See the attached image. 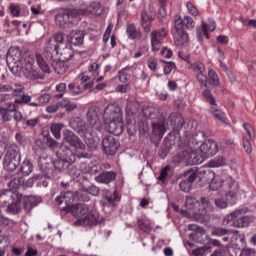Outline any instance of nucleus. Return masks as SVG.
Here are the masks:
<instances>
[{"label": "nucleus", "instance_id": "13d9d810", "mask_svg": "<svg viewBox=\"0 0 256 256\" xmlns=\"http://www.w3.org/2000/svg\"><path fill=\"white\" fill-rule=\"evenodd\" d=\"M209 249H211V247H209V246H202V247L194 249L192 251V253L195 256H203V255H205V251H209Z\"/></svg>", "mask_w": 256, "mask_h": 256}, {"label": "nucleus", "instance_id": "e433bc0d", "mask_svg": "<svg viewBox=\"0 0 256 256\" xmlns=\"http://www.w3.org/2000/svg\"><path fill=\"white\" fill-rule=\"evenodd\" d=\"M60 60L61 61H71L73 59V56L75 55V51L71 47H65L62 50H60Z\"/></svg>", "mask_w": 256, "mask_h": 256}, {"label": "nucleus", "instance_id": "79ce46f5", "mask_svg": "<svg viewBox=\"0 0 256 256\" xmlns=\"http://www.w3.org/2000/svg\"><path fill=\"white\" fill-rule=\"evenodd\" d=\"M55 89L58 94L54 95V99H63L65 93L68 91L67 84L64 82L57 84Z\"/></svg>", "mask_w": 256, "mask_h": 256}, {"label": "nucleus", "instance_id": "ddd939ff", "mask_svg": "<svg viewBox=\"0 0 256 256\" xmlns=\"http://www.w3.org/2000/svg\"><path fill=\"white\" fill-rule=\"evenodd\" d=\"M35 60L43 73H49V65L45 62V58H43V55L41 54H36L35 56L33 54L25 53L22 56V69H25V67H33V65H35Z\"/></svg>", "mask_w": 256, "mask_h": 256}, {"label": "nucleus", "instance_id": "864d4df0", "mask_svg": "<svg viewBox=\"0 0 256 256\" xmlns=\"http://www.w3.org/2000/svg\"><path fill=\"white\" fill-rule=\"evenodd\" d=\"M0 116L2 118V121L4 122L11 121V119H13L11 113L8 110H6L3 106H0Z\"/></svg>", "mask_w": 256, "mask_h": 256}, {"label": "nucleus", "instance_id": "f257e3e1", "mask_svg": "<svg viewBox=\"0 0 256 256\" xmlns=\"http://www.w3.org/2000/svg\"><path fill=\"white\" fill-rule=\"evenodd\" d=\"M56 156L57 159L55 161L49 157H41L39 159L40 171L48 179L55 177V169L60 172L65 171V169H69V165H73L77 160L75 154L69 148L60 149Z\"/></svg>", "mask_w": 256, "mask_h": 256}, {"label": "nucleus", "instance_id": "49530a36", "mask_svg": "<svg viewBox=\"0 0 256 256\" xmlns=\"http://www.w3.org/2000/svg\"><path fill=\"white\" fill-rule=\"evenodd\" d=\"M208 78L211 85H213L214 87H219V85H221V83L219 82V75L215 70L210 69L208 71Z\"/></svg>", "mask_w": 256, "mask_h": 256}, {"label": "nucleus", "instance_id": "bb28decb", "mask_svg": "<svg viewBox=\"0 0 256 256\" xmlns=\"http://www.w3.org/2000/svg\"><path fill=\"white\" fill-rule=\"evenodd\" d=\"M115 179H117V173L113 171H105L95 177L97 183H103L104 185H109Z\"/></svg>", "mask_w": 256, "mask_h": 256}, {"label": "nucleus", "instance_id": "b1692460", "mask_svg": "<svg viewBox=\"0 0 256 256\" xmlns=\"http://www.w3.org/2000/svg\"><path fill=\"white\" fill-rule=\"evenodd\" d=\"M189 231H192L190 234V239L195 241L196 243H205V228L200 227L196 224H189L188 225Z\"/></svg>", "mask_w": 256, "mask_h": 256}, {"label": "nucleus", "instance_id": "393cba45", "mask_svg": "<svg viewBox=\"0 0 256 256\" xmlns=\"http://www.w3.org/2000/svg\"><path fill=\"white\" fill-rule=\"evenodd\" d=\"M78 11H84V13H80V15H103V6H101L100 2L93 1L91 2L87 8L78 9Z\"/></svg>", "mask_w": 256, "mask_h": 256}, {"label": "nucleus", "instance_id": "39448f33", "mask_svg": "<svg viewBox=\"0 0 256 256\" xmlns=\"http://www.w3.org/2000/svg\"><path fill=\"white\" fill-rule=\"evenodd\" d=\"M246 213H247V208H241V209L235 210L234 212L228 214L224 218V225H230L238 229L249 227V225L253 223V217L245 216Z\"/></svg>", "mask_w": 256, "mask_h": 256}, {"label": "nucleus", "instance_id": "a18cd8bd", "mask_svg": "<svg viewBox=\"0 0 256 256\" xmlns=\"http://www.w3.org/2000/svg\"><path fill=\"white\" fill-rule=\"evenodd\" d=\"M202 96L204 97L206 103H209L213 107H217V100H215V97H213V94H211V90L205 89L202 92Z\"/></svg>", "mask_w": 256, "mask_h": 256}, {"label": "nucleus", "instance_id": "9b49d317", "mask_svg": "<svg viewBox=\"0 0 256 256\" xmlns=\"http://www.w3.org/2000/svg\"><path fill=\"white\" fill-rule=\"evenodd\" d=\"M176 47H185L189 43V34L185 31V23L181 16L174 17V32L172 30Z\"/></svg>", "mask_w": 256, "mask_h": 256}, {"label": "nucleus", "instance_id": "6e6d98bb", "mask_svg": "<svg viewBox=\"0 0 256 256\" xmlns=\"http://www.w3.org/2000/svg\"><path fill=\"white\" fill-rule=\"evenodd\" d=\"M170 171H171V167L169 165L162 168L159 176V181H162V182L166 181Z\"/></svg>", "mask_w": 256, "mask_h": 256}, {"label": "nucleus", "instance_id": "2eb2a0df", "mask_svg": "<svg viewBox=\"0 0 256 256\" xmlns=\"http://www.w3.org/2000/svg\"><path fill=\"white\" fill-rule=\"evenodd\" d=\"M178 159L185 165H201L203 163V156L194 148L182 150L178 153Z\"/></svg>", "mask_w": 256, "mask_h": 256}, {"label": "nucleus", "instance_id": "cd10ccee", "mask_svg": "<svg viewBox=\"0 0 256 256\" xmlns=\"http://www.w3.org/2000/svg\"><path fill=\"white\" fill-rule=\"evenodd\" d=\"M167 124L172 126V129H181L185 124V120H183V116L181 114H177L175 112L171 113L167 119Z\"/></svg>", "mask_w": 256, "mask_h": 256}, {"label": "nucleus", "instance_id": "de8ad7c7", "mask_svg": "<svg viewBox=\"0 0 256 256\" xmlns=\"http://www.w3.org/2000/svg\"><path fill=\"white\" fill-rule=\"evenodd\" d=\"M63 124H52L50 127V131L55 139H61V131H63Z\"/></svg>", "mask_w": 256, "mask_h": 256}, {"label": "nucleus", "instance_id": "f3484780", "mask_svg": "<svg viewBox=\"0 0 256 256\" xmlns=\"http://www.w3.org/2000/svg\"><path fill=\"white\" fill-rule=\"evenodd\" d=\"M0 93L3 101H9L11 97H21L25 93V86L21 84H15L14 87L9 84L0 83Z\"/></svg>", "mask_w": 256, "mask_h": 256}, {"label": "nucleus", "instance_id": "4c0bfd02", "mask_svg": "<svg viewBox=\"0 0 256 256\" xmlns=\"http://www.w3.org/2000/svg\"><path fill=\"white\" fill-rule=\"evenodd\" d=\"M70 127L74 129V131H78L81 133L85 128V121L81 119V117H75L74 119L70 120Z\"/></svg>", "mask_w": 256, "mask_h": 256}, {"label": "nucleus", "instance_id": "f704fd0d", "mask_svg": "<svg viewBox=\"0 0 256 256\" xmlns=\"http://www.w3.org/2000/svg\"><path fill=\"white\" fill-rule=\"evenodd\" d=\"M7 213L10 215L21 213V199L17 198L16 200H12V202L8 204Z\"/></svg>", "mask_w": 256, "mask_h": 256}, {"label": "nucleus", "instance_id": "69168bd1", "mask_svg": "<svg viewBox=\"0 0 256 256\" xmlns=\"http://www.w3.org/2000/svg\"><path fill=\"white\" fill-rule=\"evenodd\" d=\"M214 203L218 209H226L227 207V200L225 198H217Z\"/></svg>", "mask_w": 256, "mask_h": 256}, {"label": "nucleus", "instance_id": "0eeeda50", "mask_svg": "<svg viewBox=\"0 0 256 256\" xmlns=\"http://www.w3.org/2000/svg\"><path fill=\"white\" fill-rule=\"evenodd\" d=\"M65 43V34L58 32L48 38L44 44V55L47 59H57L59 55V45H63Z\"/></svg>", "mask_w": 256, "mask_h": 256}, {"label": "nucleus", "instance_id": "0e129e2a", "mask_svg": "<svg viewBox=\"0 0 256 256\" xmlns=\"http://www.w3.org/2000/svg\"><path fill=\"white\" fill-rule=\"evenodd\" d=\"M9 9L14 17H19V15H21V8L19 7V5L11 4Z\"/></svg>", "mask_w": 256, "mask_h": 256}, {"label": "nucleus", "instance_id": "473e14b6", "mask_svg": "<svg viewBox=\"0 0 256 256\" xmlns=\"http://www.w3.org/2000/svg\"><path fill=\"white\" fill-rule=\"evenodd\" d=\"M126 33L128 37L132 40L136 39L137 41H139V39L143 37V35L141 34V31L137 30V26H135V24H128L126 28Z\"/></svg>", "mask_w": 256, "mask_h": 256}, {"label": "nucleus", "instance_id": "3c124183", "mask_svg": "<svg viewBox=\"0 0 256 256\" xmlns=\"http://www.w3.org/2000/svg\"><path fill=\"white\" fill-rule=\"evenodd\" d=\"M43 176L41 174L34 175L33 177L29 178L24 184V187H33L35 185V181H41Z\"/></svg>", "mask_w": 256, "mask_h": 256}, {"label": "nucleus", "instance_id": "a878e982", "mask_svg": "<svg viewBox=\"0 0 256 256\" xmlns=\"http://www.w3.org/2000/svg\"><path fill=\"white\" fill-rule=\"evenodd\" d=\"M87 89H91V83H87L84 85L79 84L78 86L75 85V83L68 84V93L72 97H77V96L85 93V91H87Z\"/></svg>", "mask_w": 256, "mask_h": 256}, {"label": "nucleus", "instance_id": "8fccbe9b", "mask_svg": "<svg viewBox=\"0 0 256 256\" xmlns=\"http://www.w3.org/2000/svg\"><path fill=\"white\" fill-rule=\"evenodd\" d=\"M15 197H17V194H14L11 191H8L6 194L2 193L0 194V203L2 205H8L9 201H11L12 199H15Z\"/></svg>", "mask_w": 256, "mask_h": 256}, {"label": "nucleus", "instance_id": "052dcab7", "mask_svg": "<svg viewBox=\"0 0 256 256\" xmlns=\"http://www.w3.org/2000/svg\"><path fill=\"white\" fill-rule=\"evenodd\" d=\"M186 7L190 15H193V17H197V15H199V10L197 9V7H195V5H193V3L187 2Z\"/></svg>", "mask_w": 256, "mask_h": 256}, {"label": "nucleus", "instance_id": "6e6552de", "mask_svg": "<svg viewBox=\"0 0 256 256\" xmlns=\"http://www.w3.org/2000/svg\"><path fill=\"white\" fill-rule=\"evenodd\" d=\"M145 116L149 119H157L151 122L153 133L156 137H163L167 128L165 127V117L159 113V108L148 107L145 110Z\"/></svg>", "mask_w": 256, "mask_h": 256}, {"label": "nucleus", "instance_id": "680f3d73", "mask_svg": "<svg viewBox=\"0 0 256 256\" xmlns=\"http://www.w3.org/2000/svg\"><path fill=\"white\" fill-rule=\"evenodd\" d=\"M195 205H197V200L193 197H186L185 207L187 209H195Z\"/></svg>", "mask_w": 256, "mask_h": 256}, {"label": "nucleus", "instance_id": "5fc2aeb1", "mask_svg": "<svg viewBox=\"0 0 256 256\" xmlns=\"http://www.w3.org/2000/svg\"><path fill=\"white\" fill-rule=\"evenodd\" d=\"M183 23H184V27H186V29H193V27H195V21H193V18L191 16H185L182 19Z\"/></svg>", "mask_w": 256, "mask_h": 256}, {"label": "nucleus", "instance_id": "4be33fe9", "mask_svg": "<svg viewBox=\"0 0 256 256\" xmlns=\"http://www.w3.org/2000/svg\"><path fill=\"white\" fill-rule=\"evenodd\" d=\"M64 143H68L71 147H74V149H80L81 151L85 150V144L75 133H73L71 130H65L64 131Z\"/></svg>", "mask_w": 256, "mask_h": 256}, {"label": "nucleus", "instance_id": "9d476101", "mask_svg": "<svg viewBox=\"0 0 256 256\" xmlns=\"http://www.w3.org/2000/svg\"><path fill=\"white\" fill-rule=\"evenodd\" d=\"M80 13H85V11L79 9L65 10L55 16L56 25L64 28L69 27V25H77L81 21Z\"/></svg>", "mask_w": 256, "mask_h": 256}, {"label": "nucleus", "instance_id": "c85d7f7f", "mask_svg": "<svg viewBox=\"0 0 256 256\" xmlns=\"http://www.w3.org/2000/svg\"><path fill=\"white\" fill-rule=\"evenodd\" d=\"M22 70L24 77H26V79H31L32 81H35V79H43L44 77L43 73L33 66L25 67Z\"/></svg>", "mask_w": 256, "mask_h": 256}, {"label": "nucleus", "instance_id": "774afa93", "mask_svg": "<svg viewBox=\"0 0 256 256\" xmlns=\"http://www.w3.org/2000/svg\"><path fill=\"white\" fill-rule=\"evenodd\" d=\"M78 199L80 201H83L84 203H87V202L90 201L91 198L89 197V192H87V191H80L78 193Z\"/></svg>", "mask_w": 256, "mask_h": 256}, {"label": "nucleus", "instance_id": "e2e57ef3", "mask_svg": "<svg viewBox=\"0 0 256 256\" xmlns=\"http://www.w3.org/2000/svg\"><path fill=\"white\" fill-rule=\"evenodd\" d=\"M54 71L58 74V75H64L65 71H67V67H65V65H63V63L59 62L55 65L54 67Z\"/></svg>", "mask_w": 256, "mask_h": 256}, {"label": "nucleus", "instance_id": "bf43d9fd", "mask_svg": "<svg viewBox=\"0 0 256 256\" xmlns=\"http://www.w3.org/2000/svg\"><path fill=\"white\" fill-rule=\"evenodd\" d=\"M147 67L150 71L156 72L157 71V60L154 57H150L147 61Z\"/></svg>", "mask_w": 256, "mask_h": 256}, {"label": "nucleus", "instance_id": "423d86ee", "mask_svg": "<svg viewBox=\"0 0 256 256\" xmlns=\"http://www.w3.org/2000/svg\"><path fill=\"white\" fill-rule=\"evenodd\" d=\"M6 63L12 75L19 77L21 71H23V54L21 49L15 47L9 48L6 56Z\"/></svg>", "mask_w": 256, "mask_h": 256}, {"label": "nucleus", "instance_id": "412c9836", "mask_svg": "<svg viewBox=\"0 0 256 256\" xmlns=\"http://www.w3.org/2000/svg\"><path fill=\"white\" fill-rule=\"evenodd\" d=\"M120 145L119 140L112 135L106 136L102 140L103 151L106 155H115Z\"/></svg>", "mask_w": 256, "mask_h": 256}, {"label": "nucleus", "instance_id": "4468645a", "mask_svg": "<svg viewBox=\"0 0 256 256\" xmlns=\"http://www.w3.org/2000/svg\"><path fill=\"white\" fill-rule=\"evenodd\" d=\"M188 69L195 75L200 87H205V89H207L208 79L207 74H205V63H203L201 60L191 62Z\"/></svg>", "mask_w": 256, "mask_h": 256}, {"label": "nucleus", "instance_id": "dca6fc26", "mask_svg": "<svg viewBox=\"0 0 256 256\" xmlns=\"http://www.w3.org/2000/svg\"><path fill=\"white\" fill-rule=\"evenodd\" d=\"M201 209L194 213L195 221L198 223H209L211 219V212L213 211V204L209 201V198H201Z\"/></svg>", "mask_w": 256, "mask_h": 256}, {"label": "nucleus", "instance_id": "f03ea898", "mask_svg": "<svg viewBox=\"0 0 256 256\" xmlns=\"http://www.w3.org/2000/svg\"><path fill=\"white\" fill-rule=\"evenodd\" d=\"M102 119L106 130L112 135H123L125 124L123 123V110L117 104H108L102 113Z\"/></svg>", "mask_w": 256, "mask_h": 256}, {"label": "nucleus", "instance_id": "c756f323", "mask_svg": "<svg viewBox=\"0 0 256 256\" xmlns=\"http://www.w3.org/2000/svg\"><path fill=\"white\" fill-rule=\"evenodd\" d=\"M84 38L85 35L78 31H72V33L67 36L68 43H71V45H74V47H79V45H83Z\"/></svg>", "mask_w": 256, "mask_h": 256}, {"label": "nucleus", "instance_id": "ea45409f", "mask_svg": "<svg viewBox=\"0 0 256 256\" xmlns=\"http://www.w3.org/2000/svg\"><path fill=\"white\" fill-rule=\"evenodd\" d=\"M137 225L140 231H143V233H146L147 235H149L152 231L151 224L143 218L137 219Z\"/></svg>", "mask_w": 256, "mask_h": 256}, {"label": "nucleus", "instance_id": "338daca9", "mask_svg": "<svg viewBox=\"0 0 256 256\" xmlns=\"http://www.w3.org/2000/svg\"><path fill=\"white\" fill-rule=\"evenodd\" d=\"M173 69H175V62H168L166 63V65L164 66V75H171V71H173Z\"/></svg>", "mask_w": 256, "mask_h": 256}, {"label": "nucleus", "instance_id": "c03bdc74", "mask_svg": "<svg viewBox=\"0 0 256 256\" xmlns=\"http://www.w3.org/2000/svg\"><path fill=\"white\" fill-rule=\"evenodd\" d=\"M118 79L120 83H127L131 79V71L129 68H123L118 72Z\"/></svg>", "mask_w": 256, "mask_h": 256}, {"label": "nucleus", "instance_id": "a19ab883", "mask_svg": "<svg viewBox=\"0 0 256 256\" xmlns=\"http://www.w3.org/2000/svg\"><path fill=\"white\" fill-rule=\"evenodd\" d=\"M20 171L24 177L31 175V173H33V164L29 160H24Z\"/></svg>", "mask_w": 256, "mask_h": 256}, {"label": "nucleus", "instance_id": "09e8293b", "mask_svg": "<svg viewBox=\"0 0 256 256\" xmlns=\"http://www.w3.org/2000/svg\"><path fill=\"white\" fill-rule=\"evenodd\" d=\"M0 225H2V227H6V229H13V227L17 225V222L3 215L2 219H0Z\"/></svg>", "mask_w": 256, "mask_h": 256}, {"label": "nucleus", "instance_id": "4d7b16f0", "mask_svg": "<svg viewBox=\"0 0 256 256\" xmlns=\"http://www.w3.org/2000/svg\"><path fill=\"white\" fill-rule=\"evenodd\" d=\"M229 234V230L225 228H217L214 231H212V235L214 237H225V235Z\"/></svg>", "mask_w": 256, "mask_h": 256}, {"label": "nucleus", "instance_id": "1a4fd4ad", "mask_svg": "<svg viewBox=\"0 0 256 256\" xmlns=\"http://www.w3.org/2000/svg\"><path fill=\"white\" fill-rule=\"evenodd\" d=\"M21 165V150L19 146L12 144L8 146L3 158V168L6 171H15Z\"/></svg>", "mask_w": 256, "mask_h": 256}, {"label": "nucleus", "instance_id": "37998d69", "mask_svg": "<svg viewBox=\"0 0 256 256\" xmlns=\"http://www.w3.org/2000/svg\"><path fill=\"white\" fill-rule=\"evenodd\" d=\"M39 198L35 196H29L24 200L25 209H33V207H37L39 205Z\"/></svg>", "mask_w": 256, "mask_h": 256}, {"label": "nucleus", "instance_id": "c9c22d12", "mask_svg": "<svg viewBox=\"0 0 256 256\" xmlns=\"http://www.w3.org/2000/svg\"><path fill=\"white\" fill-rule=\"evenodd\" d=\"M8 188L10 189V191H17V189H19V187H21L22 185H25V178L23 177H15L12 180H10L8 183Z\"/></svg>", "mask_w": 256, "mask_h": 256}, {"label": "nucleus", "instance_id": "72a5a7b5", "mask_svg": "<svg viewBox=\"0 0 256 256\" xmlns=\"http://www.w3.org/2000/svg\"><path fill=\"white\" fill-rule=\"evenodd\" d=\"M217 29V23L213 20L207 22H202V33L206 39H209V31L213 32Z\"/></svg>", "mask_w": 256, "mask_h": 256}, {"label": "nucleus", "instance_id": "a211bd4d", "mask_svg": "<svg viewBox=\"0 0 256 256\" xmlns=\"http://www.w3.org/2000/svg\"><path fill=\"white\" fill-rule=\"evenodd\" d=\"M73 201H75V194L72 191L61 192L59 196L55 198V203H57L60 211L69 213L73 207Z\"/></svg>", "mask_w": 256, "mask_h": 256}, {"label": "nucleus", "instance_id": "6ab92c4d", "mask_svg": "<svg viewBox=\"0 0 256 256\" xmlns=\"http://www.w3.org/2000/svg\"><path fill=\"white\" fill-rule=\"evenodd\" d=\"M165 37H167V30L164 27L158 30H153L150 33L151 49L154 53L161 49L165 43Z\"/></svg>", "mask_w": 256, "mask_h": 256}, {"label": "nucleus", "instance_id": "20e7f679", "mask_svg": "<svg viewBox=\"0 0 256 256\" xmlns=\"http://www.w3.org/2000/svg\"><path fill=\"white\" fill-rule=\"evenodd\" d=\"M209 189H211V191H219L220 189L227 199H229V197L230 199H235L239 191V183L225 176H214L209 185Z\"/></svg>", "mask_w": 256, "mask_h": 256}, {"label": "nucleus", "instance_id": "f8f14e48", "mask_svg": "<svg viewBox=\"0 0 256 256\" xmlns=\"http://www.w3.org/2000/svg\"><path fill=\"white\" fill-rule=\"evenodd\" d=\"M103 110L97 106L88 108L86 112V121L94 129V131H101L103 129Z\"/></svg>", "mask_w": 256, "mask_h": 256}, {"label": "nucleus", "instance_id": "7c9ffc66", "mask_svg": "<svg viewBox=\"0 0 256 256\" xmlns=\"http://www.w3.org/2000/svg\"><path fill=\"white\" fill-rule=\"evenodd\" d=\"M197 179V172H190L188 179L182 180L180 182V189L184 193H189L191 191V184Z\"/></svg>", "mask_w": 256, "mask_h": 256}, {"label": "nucleus", "instance_id": "7ed1b4c3", "mask_svg": "<svg viewBox=\"0 0 256 256\" xmlns=\"http://www.w3.org/2000/svg\"><path fill=\"white\" fill-rule=\"evenodd\" d=\"M69 213H72L73 217H76V225H84V227H92L100 223L99 212L95 210L89 211V206L83 203L74 204Z\"/></svg>", "mask_w": 256, "mask_h": 256}, {"label": "nucleus", "instance_id": "603ef678", "mask_svg": "<svg viewBox=\"0 0 256 256\" xmlns=\"http://www.w3.org/2000/svg\"><path fill=\"white\" fill-rule=\"evenodd\" d=\"M87 73L89 75H91L94 80L96 79V77L99 75V64L97 63H92L89 68H88V71Z\"/></svg>", "mask_w": 256, "mask_h": 256}, {"label": "nucleus", "instance_id": "2f4dec72", "mask_svg": "<svg viewBox=\"0 0 256 256\" xmlns=\"http://www.w3.org/2000/svg\"><path fill=\"white\" fill-rule=\"evenodd\" d=\"M210 113L211 115L216 118L221 123H224V125H229V120L227 118V115L223 110L215 108V106L210 107Z\"/></svg>", "mask_w": 256, "mask_h": 256}, {"label": "nucleus", "instance_id": "aec40b11", "mask_svg": "<svg viewBox=\"0 0 256 256\" xmlns=\"http://www.w3.org/2000/svg\"><path fill=\"white\" fill-rule=\"evenodd\" d=\"M199 150L203 161H205V159H209L217 155V152L219 151V146L217 145V142H215V140L209 139L200 145Z\"/></svg>", "mask_w": 256, "mask_h": 256}, {"label": "nucleus", "instance_id": "58836bf2", "mask_svg": "<svg viewBox=\"0 0 256 256\" xmlns=\"http://www.w3.org/2000/svg\"><path fill=\"white\" fill-rule=\"evenodd\" d=\"M78 81H80V85H87V83H90L91 89L93 87V81H95V78L92 77L90 74L87 72H82L78 75L77 77Z\"/></svg>", "mask_w": 256, "mask_h": 256}, {"label": "nucleus", "instance_id": "5701e85b", "mask_svg": "<svg viewBox=\"0 0 256 256\" xmlns=\"http://www.w3.org/2000/svg\"><path fill=\"white\" fill-rule=\"evenodd\" d=\"M155 17H157V13L153 10L147 11L142 10L141 12V26L144 29L145 33H149L151 31V25L153 21H155Z\"/></svg>", "mask_w": 256, "mask_h": 256}]
</instances>
